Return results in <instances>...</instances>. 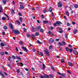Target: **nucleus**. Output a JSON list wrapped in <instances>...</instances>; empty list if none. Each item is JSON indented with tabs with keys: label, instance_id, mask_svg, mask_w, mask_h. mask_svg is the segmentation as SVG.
I'll return each instance as SVG.
<instances>
[{
	"label": "nucleus",
	"instance_id": "0eeeda50",
	"mask_svg": "<svg viewBox=\"0 0 78 78\" xmlns=\"http://www.w3.org/2000/svg\"><path fill=\"white\" fill-rule=\"evenodd\" d=\"M24 7L22 5H20V8L21 9H24Z\"/></svg>",
	"mask_w": 78,
	"mask_h": 78
},
{
	"label": "nucleus",
	"instance_id": "412c9836",
	"mask_svg": "<svg viewBox=\"0 0 78 78\" xmlns=\"http://www.w3.org/2000/svg\"><path fill=\"white\" fill-rule=\"evenodd\" d=\"M3 28L4 30H7V27L6 26H4Z\"/></svg>",
	"mask_w": 78,
	"mask_h": 78
},
{
	"label": "nucleus",
	"instance_id": "f03ea898",
	"mask_svg": "<svg viewBox=\"0 0 78 78\" xmlns=\"http://www.w3.org/2000/svg\"><path fill=\"white\" fill-rule=\"evenodd\" d=\"M62 4L61 2H59L58 4V6L59 7H62Z\"/></svg>",
	"mask_w": 78,
	"mask_h": 78
},
{
	"label": "nucleus",
	"instance_id": "4d7b16f0",
	"mask_svg": "<svg viewBox=\"0 0 78 78\" xmlns=\"http://www.w3.org/2000/svg\"><path fill=\"white\" fill-rule=\"evenodd\" d=\"M11 56H9V58H8L9 61H10L11 59Z\"/></svg>",
	"mask_w": 78,
	"mask_h": 78
},
{
	"label": "nucleus",
	"instance_id": "6e6d98bb",
	"mask_svg": "<svg viewBox=\"0 0 78 78\" xmlns=\"http://www.w3.org/2000/svg\"><path fill=\"white\" fill-rule=\"evenodd\" d=\"M59 41V39H57L55 40L56 41Z\"/></svg>",
	"mask_w": 78,
	"mask_h": 78
},
{
	"label": "nucleus",
	"instance_id": "13d9d810",
	"mask_svg": "<svg viewBox=\"0 0 78 78\" xmlns=\"http://www.w3.org/2000/svg\"><path fill=\"white\" fill-rule=\"evenodd\" d=\"M27 37H30V34H27Z\"/></svg>",
	"mask_w": 78,
	"mask_h": 78
},
{
	"label": "nucleus",
	"instance_id": "4be33fe9",
	"mask_svg": "<svg viewBox=\"0 0 78 78\" xmlns=\"http://www.w3.org/2000/svg\"><path fill=\"white\" fill-rule=\"evenodd\" d=\"M44 77H45V78H48L49 77L48 76V75H44Z\"/></svg>",
	"mask_w": 78,
	"mask_h": 78
},
{
	"label": "nucleus",
	"instance_id": "dca6fc26",
	"mask_svg": "<svg viewBox=\"0 0 78 78\" xmlns=\"http://www.w3.org/2000/svg\"><path fill=\"white\" fill-rule=\"evenodd\" d=\"M53 10V9L51 7H50L49 9V11L50 12H52V11Z\"/></svg>",
	"mask_w": 78,
	"mask_h": 78
},
{
	"label": "nucleus",
	"instance_id": "3c124183",
	"mask_svg": "<svg viewBox=\"0 0 78 78\" xmlns=\"http://www.w3.org/2000/svg\"><path fill=\"white\" fill-rule=\"evenodd\" d=\"M41 17L43 19H44V15H42Z\"/></svg>",
	"mask_w": 78,
	"mask_h": 78
},
{
	"label": "nucleus",
	"instance_id": "f8f14e48",
	"mask_svg": "<svg viewBox=\"0 0 78 78\" xmlns=\"http://www.w3.org/2000/svg\"><path fill=\"white\" fill-rule=\"evenodd\" d=\"M43 23H48V21H46V20H44L43 21Z\"/></svg>",
	"mask_w": 78,
	"mask_h": 78
},
{
	"label": "nucleus",
	"instance_id": "20e7f679",
	"mask_svg": "<svg viewBox=\"0 0 78 78\" xmlns=\"http://www.w3.org/2000/svg\"><path fill=\"white\" fill-rule=\"evenodd\" d=\"M9 25L10 29H12V28H13L12 25L11 23H9Z\"/></svg>",
	"mask_w": 78,
	"mask_h": 78
},
{
	"label": "nucleus",
	"instance_id": "58836bf2",
	"mask_svg": "<svg viewBox=\"0 0 78 78\" xmlns=\"http://www.w3.org/2000/svg\"><path fill=\"white\" fill-rule=\"evenodd\" d=\"M40 32L42 33V32H44V30L42 29H41L40 30Z\"/></svg>",
	"mask_w": 78,
	"mask_h": 78
},
{
	"label": "nucleus",
	"instance_id": "6e6552de",
	"mask_svg": "<svg viewBox=\"0 0 78 78\" xmlns=\"http://www.w3.org/2000/svg\"><path fill=\"white\" fill-rule=\"evenodd\" d=\"M3 11V8L1 6H0V12H2Z\"/></svg>",
	"mask_w": 78,
	"mask_h": 78
},
{
	"label": "nucleus",
	"instance_id": "9b49d317",
	"mask_svg": "<svg viewBox=\"0 0 78 78\" xmlns=\"http://www.w3.org/2000/svg\"><path fill=\"white\" fill-rule=\"evenodd\" d=\"M68 65H69L70 66H73V65H72V63L71 62H68Z\"/></svg>",
	"mask_w": 78,
	"mask_h": 78
},
{
	"label": "nucleus",
	"instance_id": "8fccbe9b",
	"mask_svg": "<svg viewBox=\"0 0 78 78\" xmlns=\"http://www.w3.org/2000/svg\"><path fill=\"white\" fill-rule=\"evenodd\" d=\"M58 32L60 33H62V31L59 30L58 31Z\"/></svg>",
	"mask_w": 78,
	"mask_h": 78
},
{
	"label": "nucleus",
	"instance_id": "2f4dec72",
	"mask_svg": "<svg viewBox=\"0 0 78 78\" xmlns=\"http://www.w3.org/2000/svg\"><path fill=\"white\" fill-rule=\"evenodd\" d=\"M39 54L40 55H41V56H43V53L42 52H40L39 53Z\"/></svg>",
	"mask_w": 78,
	"mask_h": 78
},
{
	"label": "nucleus",
	"instance_id": "aec40b11",
	"mask_svg": "<svg viewBox=\"0 0 78 78\" xmlns=\"http://www.w3.org/2000/svg\"><path fill=\"white\" fill-rule=\"evenodd\" d=\"M42 66H43L42 69H44H44H45V65L44 64H43Z\"/></svg>",
	"mask_w": 78,
	"mask_h": 78
},
{
	"label": "nucleus",
	"instance_id": "7ed1b4c3",
	"mask_svg": "<svg viewBox=\"0 0 78 78\" xmlns=\"http://www.w3.org/2000/svg\"><path fill=\"white\" fill-rule=\"evenodd\" d=\"M58 75H61V76H66L65 74L61 73L60 72H58Z\"/></svg>",
	"mask_w": 78,
	"mask_h": 78
},
{
	"label": "nucleus",
	"instance_id": "4468645a",
	"mask_svg": "<svg viewBox=\"0 0 78 78\" xmlns=\"http://www.w3.org/2000/svg\"><path fill=\"white\" fill-rule=\"evenodd\" d=\"M45 53H46L47 56H49V52L45 50Z\"/></svg>",
	"mask_w": 78,
	"mask_h": 78
},
{
	"label": "nucleus",
	"instance_id": "ddd939ff",
	"mask_svg": "<svg viewBox=\"0 0 78 78\" xmlns=\"http://www.w3.org/2000/svg\"><path fill=\"white\" fill-rule=\"evenodd\" d=\"M16 58L18 60H20L21 59V58H20L18 56H16Z\"/></svg>",
	"mask_w": 78,
	"mask_h": 78
},
{
	"label": "nucleus",
	"instance_id": "09e8293b",
	"mask_svg": "<svg viewBox=\"0 0 78 78\" xmlns=\"http://www.w3.org/2000/svg\"><path fill=\"white\" fill-rule=\"evenodd\" d=\"M2 34L3 35H5L6 34H5V32H2Z\"/></svg>",
	"mask_w": 78,
	"mask_h": 78
},
{
	"label": "nucleus",
	"instance_id": "c03bdc74",
	"mask_svg": "<svg viewBox=\"0 0 78 78\" xmlns=\"http://www.w3.org/2000/svg\"><path fill=\"white\" fill-rule=\"evenodd\" d=\"M2 20H6V18L4 17H3L2 18Z\"/></svg>",
	"mask_w": 78,
	"mask_h": 78
},
{
	"label": "nucleus",
	"instance_id": "393cba45",
	"mask_svg": "<svg viewBox=\"0 0 78 78\" xmlns=\"http://www.w3.org/2000/svg\"><path fill=\"white\" fill-rule=\"evenodd\" d=\"M74 7L75 8H78V5H76V4H74Z\"/></svg>",
	"mask_w": 78,
	"mask_h": 78
},
{
	"label": "nucleus",
	"instance_id": "bb28decb",
	"mask_svg": "<svg viewBox=\"0 0 78 78\" xmlns=\"http://www.w3.org/2000/svg\"><path fill=\"white\" fill-rule=\"evenodd\" d=\"M32 37L33 39H34V37H35V35H32Z\"/></svg>",
	"mask_w": 78,
	"mask_h": 78
},
{
	"label": "nucleus",
	"instance_id": "052dcab7",
	"mask_svg": "<svg viewBox=\"0 0 78 78\" xmlns=\"http://www.w3.org/2000/svg\"><path fill=\"white\" fill-rule=\"evenodd\" d=\"M20 44H21V45H23V43H22V41H20Z\"/></svg>",
	"mask_w": 78,
	"mask_h": 78
},
{
	"label": "nucleus",
	"instance_id": "603ef678",
	"mask_svg": "<svg viewBox=\"0 0 78 78\" xmlns=\"http://www.w3.org/2000/svg\"><path fill=\"white\" fill-rule=\"evenodd\" d=\"M67 72L68 73H69V74H70L71 73H70V71H69V70H67Z\"/></svg>",
	"mask_w": 78,
	"mask_h": 78
},
{
	"label": "nucleus",
	"instance_id": "b1692460",
	"mask_svg": "<svg viewBox=\"0 0 78 78\" xmlns=\"http://www.w3.org/2000/svg\"><path fill=\"white\" fill-rule=\"evenodd\" d=\"M0 55H4V54H5V53H4V52H0Z\"/></svg>",
	"mask_w": 78,
	"mask_h": 78
},
{
	"label": "nucleus",
	"instance_id": "f3484780",
	"mask_svg": "<svg viewBox=\"0 0 78 78\" xmlns=\"http://www.w3.org/2000/svg\"><path fill=\"white\" fill-rule=\"evenodd\" d=\"M48 34H50L51 35H53V34H52V33H51V32L50 31H49L48 32Z\"/></svg>",
	"mask_w": 78,
	"mask_h": 78
},
{
	"label": "nucleus",
	"instance_id": "79ce46f5",
	"mask_svg": "<svg viewBox=\"0 0 78 78\" xmlns=\"http://www.w3.org/2000/svg\"><path fill=\"white\" fill-rule=\"evenodd\" d=\"M51 69L53 70H55V68H54V67L53 66H51Z\"/></svg>",
	"mask_w": 78,
	"mask_h": 78
},
{
	"label": "nucleus",
	"instance_id": "c9c22d12",
	"mask_svg": "<svg viewBox=\"0 0 78 78\" xmlns=\"http://www.w3.org/2000/svg\"><path fill=\"white\" fill-rule=\"evenodd\" d=\"M17 73H19L20 72V70L19 69H18L17 70Z\"/></svg>",
	"mask_w": 78,
	"mask_h": 78
},
{
	"label": "nucleus",
	"instance_id": "69168bd1",
	"mask_svg": "<svg viewBox=\"0 0 78 78\" xmlns=\"http://www.w3.org/2000/svg\"><path fill=\"white\" fill-rule=\"evenodd\" d=\"M40 78H44V76H40Z\"/></svg>",
	"mask_w": 78,
	"mask_h": 78
},
{
	"label": "nucleus",
	"instance_id": "c756f323",
	"mask_svg": "<svg viewBox=\"0 0 78 78\" xmlns=\"http://www.w3.org/2000/svg\"><path fill=\"white\" fill-rule=\"evenodd\" d=\"M2 1L3 2V3L4 4H6V1H5L4 0H2Z\"/></svg>",
	"mask_w": 78,
	"mask_h": 78
},
{
	"label": "nucleus",
	"instance_id": "680f3d73",
	"mask_svg": "<svg viewBox=\"0 0 78 78\" xmlns=\"http://www.w3.org/2000/svg\"><path fill=\"white\" fill-rule=\"evenodd\" d=\"M59 31H62V29L61 28H59Z\"/></svg>",
	"mask_w": 78,
	"mask_h": 78
},
{
	"label": "nucleus",
	"instance_id": "a878e982",
	"mask_svg": "<svg viewBox=\"0 0 78 78\" xmlns=\"http://www.w3.org/2000/svg\"><path fill=\"white\" fill-rule=\"evenodd\" d=\"M19 64H20V65H21V67H23V63L22 62H20Z\"/></svg>",
	"mask_w": 78,
	"mask_h": 78
},
{
	"label": "nucleus",
	"instance_id": "a211bd4d",
	"mask_svg": "<svg viewBox=\"0 0 78 78\" xmlns=\"http://www.w3.org/2000/svg\"><path fill=\"white\" fill-rule=\"evenodd\" d=\"M41 26H38L37 28L36 29V30H37V31H39V29H41Z\"/></svg>",
	"mask_w": 78,
	"mask_h": 78
},
{
	"label": "nucleus",
	"instance_id": "9d476101",
	"mask_svg": "<svg viewBox=\"0 0 78 78\" xmlns=\"http://www.w3.org/2000/svg\"><path fill=\"white\" fill-rule=\"evenodd\" d=\"M73 33L75 34H76V32H78V30H73Z\"/></svg>",
	"mask_w": 78,
	"mask_h": 78
},
{
	"label": "nucleus",
	"instance_id": "bf43d9fd",
	"mask_svg": "<svg viewBox=\"0 0 78 78\" xmlns=\"http://www.w3.org/2000/svg\"><path fill=\"white\" fill-rule=\"evenodd\" d=\"M19 16H22V14L20 13H19Z\"/></svg>",
	"mask_w": 78,
	"mask_h": 78
},
{
	"label": "nucleus",
	"instance_id": "f257e3e1",
	"mask_svg": "<svg viewBox=\"0 0 78 78\" xmlns=\"http://www.w3.org/2000/svg\"><path fill=\"white\" fill-rule=\"evenodd\" d=\"M13 31L14 32L15 34H18L20 33V32H19L18 30H13Z\"/></svg>",
	"mask_w": 78,
	"mask_h": 78
},
{
	"label": "nucleus",
	"instance_id": "39448f33",
	"mask_svg": "<svg viewBox=\"0 0 78 78\" xmlns=\"http://www.w3.org/2000/svg\"><path fill=\"white\" fill-rule=\"evenodd\" d=\"M53 41H54L53 40V39L52 38H51V39L49 41L50 43H53Z\"/></svg>",
	"mask_w": 78,
	"mask_h": 78
},
{
	"label": "nucleus",
	"instance_id": "cd10ccee",
	"mask_svg": "<svg viewBox=\"0 0 78 78\" xmlns=\"http://www.w3.org/2000/svg\"><path fill=\"white\" fill-rule=\"evenodd\" d=\"M73 52L75 55H76V54L77 53V52H76L75 50L73 51Z\"/></svg>",
	"mask_w": 78,
	"mask_h": 78
},
{
	"label": "nucleus",
	"instance_id": "49530a36",
	"mask_svg": "<svg viewBox=\"0 0 78 78\" xmlns=\"http://www.w3.org/2000/svg\"><path fill=\"white\" fill-rule=\"evenodd\" d=\"M67 36L68 35H67L66 34H65V37L66 39L67 38Z\"/></svg>",
	"mask_w": 78,
	"mask_h": 78
},
{
	"label": "nucleus",
	"instance_id": "0e129e2a",
	"mask_svg": "<svg viewBox=\"0 0 78 78\" xmlns=\"http://www.w3.org/2000/svg\"><path fill=\"white\" fill-rule=\"evenodd\" d=\"M67 26H70V23H67Z\"/></svg>",
	"mask_w": 78,
	"mask_h": 78
},
{
	"label": "nucleus",
	"instance_id": "7c9ffc66",
	"mask_svg": "<svg viewBox=\"0 0 78 78\" xmlns=\"http://www.w3.org/2000/svg\"><path fill=\"white\" fill-rule=\"evenodd\" d=\"M66 51H69V49L67 47L66 48Z\"/></svg>",
	"mask_w": 78,
	"mask_h": 78
},
{
	"label": "nucleus",
	"instance_id": "a18cd8bd",
	"mask_svg": "<svg viewBox=\"0 0 78 78\" xmlns=\"http://www.w3.org/2000/svg\"><path fill=\"white\" fill-rule=\"evenodd\" d=\"M52 48V46H50L49 48V50H51V49Z\"/></svg>",
	"mask_w": 78,
	"mask_h": 78
},
{
	"label": "nucleus",
	"instance_id": "e433bc0d",
	"mask_svg": "<svg viewBox=\"0 0 78 78\" xmlns=\"http://www.w3.org/2000/svg\"><path fill=\"white\" fill-rule=\"evenodd\" d=\"M11 12H12V13H14V10L12 9L11 10Z\"/></svg>",
	"mask_w": 78,
	"mask_h": 78
},
{
	"label": "nucleus",
	"instance_id": "ea45409f",
	"mask_svg": "<svg viewBox=\"0 0 78 78\" xmlns=\"http://www.w3.org/2000/svg\"><path fill=\"white\" fill-rule=\"evenodd\" d=\"M72 51H73V49H72V48L69 49L70 52L71 53Z\"/></svg>",
	"mask_w": 78,
	"mask_h": 78
},
{
	"label": "nucleus",
	"instance_id": "338daca9",
	"mask_svg": "<svg viewBox=\"0 0 78 78\" xmlns=\"http://www.w3.org/2000/svg\"><path fill=\"white\" fill-rule=\"evenodd\" d=\"M72 24L73 25H75V22H72Z\"/></svg>",
	"mask_w": 78,
	"mask_h": 78
},
{
	"label": "nucleus",
	"instance_id": "473e14b6",
	"mask_svg": "<svg viewBox=\"0 0 78 78\" xmlns=\"http://www.w3.org/2000/svg\"><path fill=\"white\" fill-rule=\"evenodd\" d=\"M59 44L60 45H62V46H63V44H62V43L61 42H59Z\"/></svg>",
	"mask_w": 78,
	"mask_h": 78
},
{
	"label": "nucleus",
	"instance_id": "e2e57ef3",
	"mask_svg": "<svg viewBox=\"0 0 78 78\" xmlns=\"http://www.w3.org/2000/svg\"><path fill=\"white\" fill-rule=\"evenodd\" d=\"M64 19H65V20H67V18H66V16H64Z\"/></svg>",
	"mask_w": 78,
	"mask_h": 78
},
{
	"label": "nucleus",
	"instance_id": "423d86ee",
	"mask_svg": "<svg viewBox=\"0 0 78 78\" xmlns=\"http://www.w3.org/2000/svg\"><path fill=\"white\" fill-rule=\"evenodd\" d=\"M22 48L23 49V50H24V51H25L27 52V48L26 47H22Z\"/></svg>",
	"mask_w": 78,
	"mask_h": 78
},
{
	"label": "nucleus",
	"instance_id": "a19ab883",
	"mask_svg": "<svg viewBox=\"0 0 78 78\" xmlns=\"http://www.w3.org/2000/svg\"><path fill=\"white\" fill-rule=\"evenodd\" d=\"M35 35H36V36H39V33H38L37 32H36L35 33Z\"/></svg>",
	"mask_w": 78,
	"mask_h": 78
},
{
	"label": "nucleus",
	"instance_id": "5fc2aeb1",
	"mask_svg": "<svg viewBox=\"0 0 78 78\" xmlns=\"http://www.w3.org/2000/svg\"><path fill=\"white\" fill-rule=\"evenodd\" d=\"M5 54L6 55H8V52L6 51L5 52Z\"/></svg>",
	"mask_w": 78,
	"mask_h": 78
},
{
	"label": "nucleus",
	"instance_id": "c85d7f7f",
	"mask_svg": "<svg viewBox=\"0 0 78 78\" xmlns=\"http://www.w3.org/2000/svg\"><path fill=\"white\" fill-rule=\"evenodd\" d=\"M37 43H38V44H41L42 43H41V42H40V41H39V40H37Z\"/></svg>",
	"mask_w": 78,
	"mask_h": 78
},
{
	"label": "nucleus",
	"instance_id": "72a5a7b5",
	"mask_svg": "<svg viewBox=\"0 0 78 78\" xmlns=\"http://www.w3.org/2000/svg\"><path fill=\"white\" fill-rule=\"evenodd\" d=\"M20 20L21 22H22V18H20Z\"/></svg>",
	"mask_w": 78,
	"mask_h": 78
},
{
	"label": "nucleus",
	"instance_id": "de8ad7c7",
	"mask_svg": "<svg viewBox=\"0 0 78 78\" xmlns=\"http://www.w3.org/2000/svg\"><path fill=\"white\" fill-rule=\"evenodd\" d=\"M49 29L51 30H53V27H51Z\"/></svg>",
	"mask_w": 78,
	"mask_h": 78
},
{
	"label": "nucleus",
	"instance_id": "864d4df0",
	"mask_svg": "<svg viewBox=\"0 0 78 78\" xmlns=\"http://www.w3.org/2000/svg\"><path fill=\"white\" fill-rule=\"evenodd\" d=\"M47 11V10H44L43 11V12L45 14V12Z\"/></svg>",
	"mask_w": 78,
	"mask_h": 78
},
{
	"label": "nucleus",
	"instance_id": "1a4fd4ad",
	"mask_svg": "<svg viewBox=\"0 0 78 78\" xmlns=\"http://www.w3.org/2000/svg\"><path fill=\"white\" fill-rule=\"evenodd\" d=\"M56 24H57L58 25H59V24H62V23H61V22L60 21H57L56 22Z\"/></svg>",
	"mask_w": 78,
	"mask_h": 78
},
{
	"label": "nucleus",
	"instance_id": "37998d69",
	"mask_svg": "<svg viewBox=\"0 0 78 78\" xmlns=\"http://www.w3.org/2000/svg\"><path fill=\"white\" fill-rule=\"evenodd\" d=\"M61 61L63 63H64V59H62Z\"/></svg>",
	"mask_w": 78,
	"mask_h": 78
},
{
	"label": "nucleus",
	"instance_id": "6ab92c4d",
	"mask_svg": "<svg viewBox=\"0 0 78 78\" xmlns=\"http://www.w3.org/2000/svg\"><path fill=\"white\" fill-rule=\"evenodd\" d=\"M16 23H17L19 25H20V22L18 21V20H16Z\"/></svg>",
	"mask_w": 78,
	"mask_h": 78
},
{
	"label": "nucleus",
	"instance_id": "2eb2a0df",
	"mask_svg": "<svg viewBox=\"0 0 78 78\" xmlns=\"http://www.w3.org/2000/svg\"><path fill=\"white\" fill-rule=\"evenodd\" d=\"M1 47H3L5 46V43H1Z\"/></svg>",
	"mask_w": 78,
	"mask_h": 78
},
{
	"label": "nucleus",
	"instance_id": "5701e85b",
	"mask_svg": "<svg viewBox=\"0 0 78 78\" xmlns=\"http://www.w3.org/2000/svg\"><path fill=\"white\" fill-rule=\"evenodd\" d=\"M66 15H67V16H69V12H68L66 11Z\"/></svg>",
	"mask_w": 78,
	"mask_h": 78
},
{
	"label": "nucleus",
	"instance_id": "774afa93",
	"mask_svg": "<svg viewBox=\"0 0 78 78\" xmlns=\"http://www.w3.org/2000/svg\"><path fill=\"white\" fill-rule=\"evenodd\" d=\"M54 27H56V24L55 23H54Z\"/></svg>",
	"mask_w": 78,
	"mask_h": 78
},
{
	"label": "nucleus",
	"instance_id": "f704fd0d",
	"mask_svg": "<svg viewBox=\"0 0 78 78\" xmlns=\"http://www.w3.org/2000/svg\"><path fill=\"white\" fill-rule=\"evenodd\" d=\"M23 31L24 32H25L26 31H27V29H25V28H23Z\"/></svg>",
	"mask_w": 78,
	"mask_h": 78
},
{
	"label": "nucleus",
	"instance_id": "4c0bfd02",
	"mask_svg": "<svg viewBox=\"0 0 78 78\" xmlns=\"http://www.w3.org/2000/svg\"><path fill=\"white\" fill-rule=\"evenodd\" d=\"M12 58H13V59H15L16 58L15 56H14V55H13L12 56Z\"/></svg>",
	"mask_w": 78,
	"mask_h": 78
}]
</instances>
